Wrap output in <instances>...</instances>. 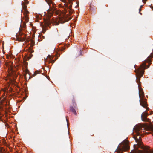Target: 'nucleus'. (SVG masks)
Returning <instances> with one entry per match:
<instances>
[{
    "label": "nucleus",
    "mask_w": 153,
    "mask_h": 153,
    "mask_svg": "<svg viewBox=\"0 0 153 153\" xmlns=\"http://www.w3.org/2000/svg\"><path fill=\"white\" fill-rule=\"evenodd\" d=\"M36 74H37V73H36V72L34 73V74H33L34 76H35L36 75Z\"/></svg>",
    "instance_id": "21"
},
{
    "label": "nucleus",
    "mask_w": 153,
    "mask_h": 153,
    "mask_svg": "<svg viewBox=\"0 0 153 153\" xmlns=\"http://www.w3.org/2000/svg\"><path fill=\"white\" fill-rule=\"evenodd\" d=\"M82 50H80V51H79L78 55L76 56V57H78L81 54V53H82Z\"/></svg>",
    "instance_id": "14"
},
{
    "label": "nucleus",
    "mask_w": 153,
    "mask_h": 153,
    "mask_svg": "<svg viewBox=\"0 0 153 153\" xmlns=\"http://www.w3.org/2000/svg\"><path fill=\"white\" fill-rule=\"evenodd\" d=\"M147 0H142V1L144 3H145Z\"/></svg>",
    "instance_id": "18"
},
{
    "label": "nucleus",
    "mask_w": 153,
    "mask_h": 153,
    "mask_svg": "<svg viewBox=\"0 0 153 153\" xmlns=\"http://www.w3.org/2000/svg\"><path fill=\"white\" fill-rule=\"evenodd\" d=\"M24 28H25V26H24Z\"/></svg>",
    "instance_id": "30"
},
{
    "label": "nucleus",
    "mask_w": 153,
    "mask_h": 153,
    "mask_svg": "<svg viewBox=\"0 0 153 153\" xmlns=\"http://www.w3.org/2000/svg\"><path fill=\"white\" fill-rule=\"evenodd\" d=\"M153 58V56L152 55H151L149 56L147 59L143 62L140 67L137 70L135 71V72L136 74L137 81V83L140 82V78L144 74V70L149 67L150 64L149 63L148 66L147 67L146 63L147 62H151L152 61V59Z\"/></svg>",
    "instance_id": "1"
},
{
    "label": "nucleus",
    "mask_w": 153,
    "mask_h": 153,
    "mask_svg": "<svg viewBox=\"0 0 153 153\" xmlns=\"http://www.w3.org/2000/svg\"><path fill=\"white\" fill-rule=\"evenodd\" d=\"M28 14V13H24L25 16V20L26 21V22H28L29 21L28 17V15H27Z\"/></svg>",
    "instance_id": "11"
},
{
    "label": "nucleus",
    "mask_w": 153,
    "mask_h": 153,
    "mask_svg": "<svg viewBox=\"0 0 153 153\" xmlns=\"http://www.w3.org/2000/svg\"><path fill=\"white\" fill-rule=\"evenodd\" d=\"M64 4V5L66 7L71 10L72 7L73 0H61Z\"/></svg>",
    "instance_id": "3"
},
{
    "label": "nucleus",
    "mask_w": 153,
    "mask_h": 153,
    "mask_svg": "<svg viewBox=\"0 0 153 153\" xmlns=\"http://www.w3.org/2000/svg\"><path fill=\"white\" fill-rule=\"evenodd\" d=\"M129 147L128 145L126 144H125L121 148L120 147L118 148V150L119 151H126L129 149Z\"/></svg>",
    "instance_id": "4"
},
{
    "label": "nucleus",
    "mask_w": 153,
    "mask_h": 153,
    "mask_svg": "<svg viewBox=\"0 0 153 153\" xmlns=\"http://www.w3.org/2000/svg\"><path fill=\"white\" fill-rule=\"evenodd\" d=\"M137 136L136 137H134V139H135V140L136 141V142L140 144L141 143V140H140V137L139 136L140 134L139 132H137Z\"/></svg>",
    "instance_id": "8"
},
{
    "label": "nucleus",
    "mask_w": 153,
    "mask_h": 153,
    "mask_svg": "<svg viewBox=\"0 0 153 153\" xmlns=\"http://www.w3.org/2000/svg\"><path fill=\"white\" fill-rule=\"evenodd\" d=\"M53 57L48 55L47 57V58L45 59V62H48L49 63L51 62L53 63L55 62V60H53Z\"/></svg>",
    "instance_id": "5"
},
{
    "label": "nucleus",
    "mask_w": 153,
    "mask_h": 153,
    "mask_svg": "<svg viewBox=\"0 0 153 153\" xmlns=\"http://www.w3.org/2000/svg\"><path fill=\"white\" fill-rule=\"evenodd\" d=\"M67 121H68L67 119L66 118Z\"/></svg>",
    "instance_id": "28"
},
{
    "label": "nucleus",
    "mask_w": 153,
    "mask_h": 153,
    "mask_svg": "<svg viewBox=\"0 0 153 153\" xmlns=\"http://www.w3.org/2000/svg\"><path fill=\"white\" fill-rule=\"evenodd\" d=\"M142 6H142V5L141 6H140V8H141L142 7Z\"/></svg>",
    "instance_id": "25"
},
{
    "label": "nucleus",
    "mask_w": 153,
    "mask_h": 153,
    "mask_svg": "<svg viewBox=\"0 0 153 153\" xmlns=\"http://www.w3.org/2000/svg\"><path fill=\"white\" fill-rule=\"evenodd\" d=\"M149 115V114L147 113L143 112L142 113L141 118L142 120L144 121H148L149 119L147 118V117Z\"/></svg>",
    "instance_id": "6"
},
{
    "label": "nucleus",
    "mask_w": 153,
    "mask_h": 153,
    "mask_svg": "<svg viewBox=\"0 0 153 153\" xmlns=\"http://www.w3.org/2000/svg\"><path fill=\"white\" fill-rule=\"evenodd\" d=\"M72 102L74 107L75 108H76V105L75 103V101L74 99V98H73V100H72Z\"/></svg>",
    "instance_id": "12"
},
{
    "label": "nucleus",
    "mask_w": 153,
    "mask_h": 153,
    "mask_svg": "<svg viewBox=\"0 0 153 153\" xmlns=\"http://www.w3.org/2000/svg\"><path fill=\"white\" fill-rule=\"evenodd\" d=\"M22 7L23 8V9L25 11L24 13H28L29 12L26 9L27 6L24 3H23L22 4Z\"/></svg>",
    "instance_id": "9"
},
{
    "label": "nucleus",
    "mask_w": 153,
    "mask_h": 153,
    "mask_svg": "<svg viewBox=\"0 0 153 153\" xmlns=\"http://www.w3.org/2000/svg\"><path fill=\"white\" fill-rule=\"evenodd\" d=\"M29 72V71L27 69L26 70V72L27 73Z\"/></svg>",
    "instance_id": "22"
},
{
    "label": "nucleus",
    "mask_w": 153,
    "mask_h": 153,
    "mask_svg": "<svg viewBox=\"0 0 153 153\" xmlns=\"http://www.w3.org/2000/svg\"><path fill=\"white\" fill-rule=\"evenodd\" d=\"M70 110L74 114L76 115H77V113L75 110L74 108L72 106L70 108Z\"/></svg>",
    "instance_id": "10"
},
{
    "label": "nucleus",
    "mask_w": 153,
    "mask_h": 153,
    "mask_svg": "<svg viewBox=\"0 0 153 153\" xmlns=\"http://www.w3.org/2000/svg\"><path fill=\"white\" fill-rule=\"evenodd\" d=\"M59 24V23L58 22H56L55 23V25H58Z\"/></svg>",
    "instance_id": "16"
},
{
    "label": "nucleus",
    "mask_w": 153,
    "mask_h": 153,
    "mask_svg": "<svg viewBox=\"0 0 153 153\" xmlns=\"http://www.w3.org/2000/svg\"><path fill=\"white\" fill-rule=\"evenodd\" d=\"M1 62L0 61V67L1 66Z\"/></svg>",
    "instance_id": "23"
},
{
    "label": "nucleus",
    "mask_w": 153,
    "mask_h": 153,
    "mask_svg": "<svg viewBox=\"0 0 153 153\" xmlns=\"http://www.w3.org/2000/svg\"><path fill=\"white\" fill-rule=\"evenodd\" d=\"M48 3V4H49L51 1L50 0H45Z\"/></svg>",
    "instance_id": "15"
},
{
    "label": "nucleus",
    "mask_w": 153,
    "mask_h": 153,
    "mask_svg": "<svg viewBox=\"0 0 153 153\" xmlns=\"http://www.w3.org/2000/svg\"><path fill=\"white\" fill-rule=\"evenodd\" d=\"M65 48H66V47H65L62 48L61 50L62 51H64V50L65 49Z\"/></svg>",
    "instance_id": "17"
},
{
    "label": "nucleus",
    "mask_w": 153,
    "mask_h": 153,
    "mask_svg": "<svg viewBox=\"0 0 153 153\" xmlns=\"http://www.w3.org/2000/svg\"><path fill=\"white\" fill-rule=\"evenodd\" d=\"M55 7L54 6V7H53L54 8H53L54 9H55Z\"/></svg>",
    "instance_id": "27"
},
{
    "label": "nucleus",
    "mask_w": 153,
    "mask_h": 153,
    "mask_svg": "<svg viewBox=\"0 0 153 153\" xmlns=\"http://www.w3.org/2000/svg\"><path fill=\"white\" fill-rule=\"evenodd\" d=\"M16 36L17 40L19 41L22 42L25 41L26 40H27L26 39V35L20 31V29L18 33L16 34Z\"/></svg>",
    "instance_id": "2"
},
{
    "label": "nucleus",
    "mask_w": 153,
    "mask_h": 153,
    "mask_svg": "<svg viewBox=\"0 0 153 153\" xmlns=\"http://www.w3.org/2000/svg\"><path fill=\"white\" fill-rule=\"evenodd\" d=\"M152 130L153 131V126H152L151 127Z\"/></svg>",
    "instance_id": "19"
},
{
    "label": "nucleus",
    "mask_w": 153,
    "mask_h": 153,
    "mask_svg": "<svg viewBox=\"0 0 153 153\" xmlns=\"http://www.w3.org/2000/svg\"><path fill=\"white\" fill-rule=\"evenodd\" d=\"M140 103L142 106L146 108L147 106V104H146V100L143 99H142L141 100L140 99L139 100Z\"/></svg>",
    "instance_id": "7"
},
{
    "label": "nucleus",
    "mask_w": 153,
    "mask_h": 153,
    "mask_svg": "<svg viewBox=\"0 0 153 153\" xmlns=\"http://www.w3.org/2000/svg\"><path fill=\"white\" fill-rule=\"evenodd\" d=\"M139 12H140V11H141V8H140L139 9ZM139 13L141 14H142L141 13H140V12H139Z\"/></svg>",
    "instance_id": "20"
},
{
    "label": "nucleus",
    "mask_w": 153,
    "mask_h": 153,
    "mask_svg": "<svg viewBox=\"0 0 153 153\" xmlns=\"http://www.w3.org/2000/svg\"><path fill=\"white\" fill-rule=\"evenodd\" d=\"M24 1H25V0H24Z\"/></svg>",
    "instance_id": "31"
},
{
    "label": "nucleus",
    "mask_w": 153,
    "mask_h": 153,
    "mask_svg": "<svg viewBox=\"0 0 153 153\" xmlns=\"http://www.w3.org/2000/svg\"><path fill=\"white\" fill-rule=\"evenodd\" d=\"M2 149L0 150V152L1 153V152H2Z\"/></svg>",
    "instance_id": "24"
},
{
    "label": "nucleus",
    "mask_w": 153,
    "mask_h": 153,
    "mask_svg": "<svg viewBox=\"0 0 153 153\" xmlns=\"http://www.w3.org/2000/svg\"><path fill=\"white\" fill-rule=\"evenodd\" d=\"M3 105H2V102H0V110L1 111H3Z\"/></svg>",
    "instance_id": "13"
},
{
    "label": "nucleus",
    "mask_w": 153,
    "mask_h": 153,
    "mask_svg": "<svg viewBox=\"0 0 153 153\" xmlns=\"http://www.w3.org/2000/svg\"><path fill=\"white\" fill-rule=\"evenodd\" d=\"M32 50L31 49L30 52H31V53L32 52Z\"/></svg>",
    "instance_id": "26"
},
{
    "label": "nucleus",
    "mask_w": 153,
    "mask_h": 153,
    "mask_svg": "<svg viewBox=\"0 0 153 153\" xmlns=\"http://www.w3.org/2000/svg\"><path fill=\"white\" fill-rule=\"evenodd\" d=\"M139 97H140V95H139Z\"/></svg>",
    "instance_id": "29"
}]
</instances>
